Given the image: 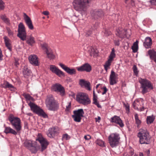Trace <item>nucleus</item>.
<instances>
[{
    "label": "nucleus",
    "mask_w": 156,
    "mask_h": 156,
    "mask_svg": "<svg viewBox=\"0 0 156 156\" xmlns=\"http://www.w3.org/2000/svg\"><path fill=\"white\" fill-rule=\"evenodd\" d=\"M45 103L48 109L50 111H55L59 108V104L51 95L47 96Z\"/></svg>",
    "instance_id": "nucleus-1"
},
{
    "label": "nucleus",
    "mask_w": 156,
    "mask_h": 156,
    "mask_svg": "<svg viewBox=\"0 0 156 156\" xmlns=\"http://www.w3.org/2000/svg\"><path fill=\"white\" fill-rule=\"evenodd\" d=\"M89 2L88 0H74L73 5L76 10L82 13L86 11V7Z\"/></svg>",
    "instance_id": "nucleus-2"
},
{
    "label": "nucleus",
    "mask_w": 156,
    "mask_h": 156,
    "mask_svg": "<svg viewBox=\"0 0 156 156\" xmlns=\"http://www.w3.org/2000/svg\"><path fill=\"white\" fill-rule=\"evenodd\" d=\"M139 141L141 144H149L150 142L151 138L149 132L147 129H141L138 133Z\"/></svg>",
    "instance_id": "nucleus-3"
},
{
    "label": "nucleus",
    "mask_w": 156,
    "mask_h": 156,
    "mask_svg": "<svg viewBox=\"0 0 156 156\" xmlns=\"http://www.w3.org/2000/svg\"><path fill=\"white\" fill-rule=\"evenodd\" d=\"M139 82L140 84V88L142 89L141 92L143 94L148 92L149 89L152 90L153 89L151 82L146 79L140 78Z\"/></svg>",
    "instance_id": "nucleus-4"
},
{
    "label": "nucleus",
    "mask_w": 156,
    "mask_h": 156,
    "mask_svg": "<svg viewBox=\"0 0 156 156\" xmlns=\"http://www.w3.org/2000/svg\"><path fill=\"white\" fill-rule=\"evenodd\" d=\"M8 119L17 131L18 132L21 130L22 127L21 120L19 118L14 116L12 114H10L8 117Z\"/></svg>",
    "instance_id": "nucleus-5"
},
{
    "label": "nucleus",
    "mask_w": 156,
    "mask_h": 156,
    "mask_svg": "<svg viewBox=\"0 0 156 156\" xmlns=\"http://www.w3.org/2000/svg\"><path fill=\"white\" fill-rule=\"evenodd\" d=\"M76 100L80 104L85 105L89 104L91 101L87 94L83 93H79L76 96Z\"/></svg>",
    "instance_id": "nucleus-6"
},
{
    "label": "nucleus",
    "mask_w": 156,
    "mask_h": 156,
    "mask_svg": "<svg viewBox=\"0 0 156 156\" xmlns=\"http://www.w3.org/2000/svg\"><path fill=\"white\" fill-rule=\"evenodd\" d=\"M28 105L30 106L31 110L34 112L44 118L48 117V115L43 111V110L35 104L30 102L29 103Z\"/></svg>",
    "instance_id": "nucleus-7"
},
{
    "label": "nucleus",
    "mask_w": 156,
    "mask_h": 156,
    "mask_svg": "<svg viewBox=\"0 0 156 156\" xmlns=\"http://www.w3.org/2000/svg\"><path fill=\"white\" fill-rule=\"evenodd\" d=\"M108 139L110 146L113 148L116 147L119 144L120 137L118 133H112L109 136Z\"/></svg>",
    "instance_id": "nucleus-8"
},
{
    "label": "nucleus",
    "mask_w": 156,
    "mask_h": 156,
    "mask_svg": "<svg viewBox=\"0 0 156 156\" xmlns=\"http://www.w3.org/2000/svg\"><path fill=\"white\" fill-rule=\"evenodd\" d=\"M73 115L72 116L74 120L76 122H80L81 118L83 116L84 114L83 109H80L74 110L73 112Z\"/></svg>",
    "instance_id": "nucleus-9"
},
{
    "label": "nucleus",
    "mask_w": 156,
    "mask_h": 156,
    "mask_svg": "<svg viewBox=\"0 0 156 156\" xmlns=\"http://www.w3.org/2000/svg\"><path fill=\"white\" fill-rule=\"evenodd\" d=\"M18 32V37L23 41L26 40V33L25 27L23 24L22 23H20L19 24Z\"/></svg>",
    "instance_id": "nucleus-10"
},
{
    "label": "nucleus",
    "mask_w": 156,
    "mask_h": 156,
    "mask_svg": "<svg viewBox=\"0 0 156 156\" xmlns=\"http://www.w3.org/2000/svg\"><path fill=\"white\" fill-rule=\"evenodd\" d=\"M144 105V100L142 98H140L139 100H135L133 104L134 108L140 112L144 111L145 108Z\"/></svg>",
    "instance_id": "nucleus-11"
},
{
    "label": "nucleus",
    "mask_w": 156,
    "mask_h": 156,
    "mask_svg": "<svg viewBox=\"0 0 156 156\" xmlns=\"http://www.w3.org/2000/svg\"><path fill=\"white\" fill-rule=\"evenodd\" d=\"M37 141H38L40 143L41 146V151H43L45 150L49 144V142L46 140L43 137L42 135L40 133L38 134L37 138L36 139Z\"/></svg>",
    "instance_id": "nucleus-12"
},
{
    "label": "nucleus",
    "mask_w": 156,
    "mask_h": 156,
    "mask_svg": "<svg viewBox=\"0 0 156 156\" xmlns=\"http://www.w3.org/2000/svg\"><path fill=\"white\" fill-rule=\"evenodd\" d=\"M51 89L52 91L56 92H59L62 96L65 95V92L64 87L59 83L53 85L51 87Z\"/></svg>",
    "instance_id": "nucleus-13"
},
{
    "label": "nucleus",
    "mask_w": 156,
    "mask_h": 156,
    "mask_svg": "<svg viewBox=\"0 0 156 156\" xmlns=\"http://www.w3.org/2000/svg\"><path fill=\"white\" fill-rule=\"evenodd\" d=\"M49 69L51 72L55 73L59 77L64 76H65L64 73L55 65H50Z\"/></svg>",
    "instance_id": "nucleus-14"
},
{
    "label": "nucleus",
    "mask_w": 156,
    "mask_h": 156,
    "mask_svg": "<svg viewBox=\"0 0 156 156\" xmlns=\"http://www.w3.org/2000/svg\"><path fill=\"white\" fill-rule=\"evenodd\" d=\"M58 133V129L57 128L54 127L50 128L47 132V135L48 136L51 138L54 137L56 135H57Z\"/></svg>",
    "instance_id": "nucleus-15"
},
{
    "label": "nucleus",
    "mask_w": 156,
    "mask_h": 156,
    "mask_svg": "<svg viewBox=\"0 0 156 156\" xmlns=\"http://www.w3.org/2000/svg\"><path fill=\"white\" fill-rule=\"evenodd\" d=\"M59 65L68 74L70 75H73L76 73V71L75 69H70L69 67L61 63H59Z\"/></svg>",
    "instance_id": "nucleus-16"
},
{
    "label": "nucleus",
    "mask_w": 156,
    "mask_h": 156,
    "mask_svg": "<svg viewBox=\"0 0 156 156\" xmlns=\"http://www.w3.org/2000/svg\"><path fill=\"white\" fill-rule=\"evenodd\" d=\"M23 17L26 23L28 28L30 30H33L34 27L30 18L25 13H23Z\"/></svg>",
    "instance_id": "nucleus-17"
},
{
    "label": "nucleus",
    "mask_w": 156,
    "mask_h": 156,
    "mask_svg": "<svg viewBox=\"0 0 156 156\" xmlns=\"http://www.w3.org/2000/svg\"><path fill=\"white\" fill-rule=\"evenodd\" d=\"M111 121L112 122H114L119 125L121 127H122L124 126L122 120L119 117L115 115L114 117L111 118Z\"/></svg>",
    "instance_id": "nucleus-18"
},
{
    "label": "nucleus",
    "mask_w": 156,
    "mask_h": 156,
    "mask_svg": "<svg viewBox=\"0 0 156 156\" xmlns=\"http://www.w3.org/2000/svg\"><path fill=\"white\" fill-rule=\"evenodd\" d=\"M29 60L30 63L35 66H38L39 65L38 58L37 55H32L29 57Z\"/></svg>",
    "instance_id": "nucleus-19"
},
{
    "label": "nucleus",
    "mask_w": 156,
    "mask_h": 156,
    "mask_svg": "<svg viewBox=\"0 0 156 156\" xmlns=\"http://www.w3.org/2000/svg\"><path fill=\"white\" fill-rule=\"evenodd\" d=\"M77 69L78 71H86L87 72H90L91 69L90 66L88 63L85 64L80 67H77Z\"/></svg>",
    "instance_id": "nucleus-20"
},
{
    "label": "nucleus",
    "mask_w": 156,
    "mask_h": 156,
    "mask_svg": "<svg viewBox=\"0 0 156 156\" xmlns=\"http://www.w3.org/2000/svg\"><path fill=\"white\" fill-rule=\"evenodd\" d=\"M116 34L120 38H123L127 37L126 30L125 29L122 28L118 29L117 30V33Z\"/></svg>",
    "instance_id": "nucleus-21"
},
{
    "label": "nucleus",
    "mask_w": 156,
    "mask_h": 156,
    "mask_svg": "<svg viewBox=\"0 0 156 156\" xmlns=\"http://www.w3.org/2000/svg\"><path fill=\"white\" fill-rule=\"evenodd\" d=\"M117 77L115 72L112 71L110 76V83L111 85H113L117 83Z\"/></svg>",
    "instance_id": "nucleus-22"
},
{
    "label": "nucleus",
    "mask_w": 156,
    "mask_h": 156,
    "mask_svg": "<svg viewBox=\"0 0 156 156\" xmlns=\"http://www.w3.org/2000/svg\"><path fill=\"white\" fill-rule=\"evenodd\" d=\"M92 16L95 19H98L99 17L103 15L101 10H94L91 12Z\"/></svg>",
    "instance_id": "nucleus-23"
},
{
    "label": "nucleus",
    "mask_w": 156,
    "mask_h": 156,
    "mask_svg": "<svg viewBox=\"0 0 156 156\" xmlns=\"http://www.w3.org/2000/svg\"><path fill=\"white\" fill-rule=\"evenodd\" d=\"M24 146L29 149L30 150L31 148L34 149L35 151H33L34 153H35L36 152V151L35 149V147L32 141L26 140L24 142Z\"/></svg>",
    "instance_id": "nucleus-24"
},
{
    "label": "nucleus",
    "mask_w": 156,
    "mask_h": 156,
    "mask_svg": "<svg viewBox=\"0 0 156 156\" xmlns=\"http://www.w3.org/2000/svg\"><path fill=\"white\" fill-rule=\"evenodd\" d=\"M152 40L149 37H146L145 39V41L144 42V45L146 48H151L152 45Z\"/></svg>",
    "instance_id": "nucleus-25"
},
{
    "label": "nucleus",
    "mask_w": 156,
    "mask_h": 156,
    "mask_svg": "<svg viewBox=\"0 0 156 156\" xmlns=\"http://www.w3.org/2000/svg\"><path fill=\"white\" fill-rule=\"evenodd\" d=\"M79 84L81 86L85 87L88 90H91L89 82L85 81L84 80L81 79L80 80Z\"/></svg>",
    "instance_id": "nucleus-26"
},
{
    "label": "nucleus",
    "mask_w": 156,
    "mask_h": 156,
    "mask_svg": "<svg viewBox=\"0 0 156 156\" xmlns=\"http://www.w3.org/2000/svg\"><path fill=\"white\" fill-rule=\"evenodd\" d=\"M148 54L151 59L156 63V51L153 50H150L148 51Z\"/></svg>",
    "instance_id": "nucleus-27"
},
{
    "label": "nucleus",
    "mask_w": 156,
    "mask_h": 156,
    "mask_svg": "<svg viewBox=\"0 0 156 156\" xmlns=\"http://www.w3.org/2000/svg\"><path fill=\"white\" fill-rule=\"evenodd\" d=\"M47 55V56L50 59H53L55 58V55L53 54L52 50L50 48L47 49L45 52Z\"/></svg>",
    "instance_id": "nucleus-28"
},
{
    "label": "nucleus",
    "mask_w": 156,
    "mask_h": 156,
    "mask_svg": "<svg viewBox=\"0 0 156 156\" xmlns=\"http://www.w3.org/2000/svg\"><path fill=\"white\" fill-rule=\"evenodd\" d=\"M4 132L6 134L11 133L14 135H16L17 134L16 132L10 127H5Z\"/></svg>",
    "instance_id": "nucleus-29"
},
{
    "label": "nucleus",
    "mask_w": 156,
    "mask_h": 156,
    "mask_svg": "<svg viewBox=\"0 0 156 156\" xmlns=\"http://www.w3.org/2000/svg\"><path fill=\"white\" fill-rule=\"evenodd\" d=\"M26 42L30 45H32L33 44L35 43V41L34 37L32 36V35H31L27 37Z\"/></svg>",
    "instance_id": "nucleus-30"
},
{
    "label": "nucleus",
    "mask_w": 156,
    "mask_h": 156,
    "mask_svg": "<svg viewBox=\"0 0 156 156\" xmlns=\"http://www.w3.org/2000/svg\"><path fill=\"white\" fill-rule=\"evenodd\" d=\"M4 38L6 46L9 50L11 51V47L9 39L6 36L4 37Z\"/></svg>",
    "instance_id": "nucleus-31"
},
{
    "label": "nucleus",
    "mask_w": 156,
    "mask_h": 156,
    "mask_svg": "<svg viewBox=\"0 0 156 156\" xmlns=\"http://www.w3.org/2000/svg\"><path fill=\"white\" fill-rule=\"evenodd\" d=\"M23 73L25 77L29 76L30 73V71L26 66H25L23 69Z\"/></svg>",
    "instance_id": "nucleus-32"
},
{
    "label": "nucleus",
    "mask_w": 156,
    "mask_h": 156,
    "mask_svg": "<svg viewBox=\"0 0 156 156\" xmlns=\"http://www.w3.org/2000/svg\"><path fill=\"white\" fill-rule=\"evenodd\" d=\"M155 118L153 116H150L147 117V123L148 124H151L152 123L154 120Z\"/></svg>",
    "instance_id": "nucleus-33"
},
{
    "label": "nucleus",
    "mask_w": 156,
    "mask_h": 156,
    "mask_svg": "<svg viewBox=\"0 0 156 156\" xmlns=\"http://www.w3.org/2000/svg\"><path fill=\"white\" fill-rule=\"evenodd\" d=\"M138 41H136L135 42L132 46V48L134 52H136L137 51L138 49Z\"/></svg>",
    "instance_id": "nucleus-34"
},
{
    "label": "nucleus",
    "mask_w": 156,
    "mask_h": 156,
    "mask_svg": "<svg viewBox=\"0 0 156 156\" xmlns=\"http://www.w3.org/2000/svg\"><path fill=\"white\" fill-rule=\"evenodd\" d=\"M115 51L114 48H113L112 49V51L110 53V55L109 56L108 60L112 61L113 58L115 57Z\"/></svg>",
    "instance_id": "nucleus-35"
},
{
    "label": "nucleus",
    "mask_w": 156,
    "mask_h": 156,
    "mask_svg": "<svg viewBox=\"0 0 156 156\" xmlns=\"http://www.w3.org/2000/svg\"><path fill=\"white\" fill-rule=\"evenodd\" d=\"M112 61L108 59V61H107L105 64L104 65V67L105 70L107 71L108 69L109 68V66L111 65V63Z\"/></svg>",
    "instance_id": "nucleus-36"
},
{
    "label": "nucleus",
    "mask_w": 156,
    "mask_h": 156,
    "mask_svg": "<svg viewBox=\"0 0 156 156\" xmlns=\"http://www.w3.org/2000/svg\"><path fill=\"white\" fill-rule=\"evenodd\" d=\"M90 55L91 56L97 57L98 55V51L97 50H95L94 49L92 48L90 52Z\"/></svg>",
    "instance_id": "nucleus-37"
},
{
    "label": "nucleus",
    "mask_w": 156,
    "mask_h": 156,
    "mask_svg": "<svg viewBox=\"0 0 156 156\" xmlns=\"http://www.w3.org/2000/svg\"><path fill=\"white\" fill-rule=\"evenodd\" d=\"M135 118L136 121V123L137 124V126H138L140 124L141 122L140 120L139 119L138 115L136 114L135 115Z\"/></svg>",
    "instance_id": "nucleus-38"
},
{
    "label": "nucleus",
    "mask_w": 156,
    "mask_h": 156,
    "mask_svg": "<svg viewBox=\"0 0 156 156\" xmlns=\"http://www.w3.org/2000/svg\"><path fill=\"white\" fill-rule=\"evenodd\" d=\"M96 144L101 147H103L105 146L104 142L100 139H98L96 141Z\"/></svg>",
    "instance_id": "nucleus-39"
},
{
    "label": "nucleus",
    "mask_w": 156,
    "mask_h": 156,
    "mask_svg": "<svg viewBox=\"0 0 156 156\" xmlns=\"http://www.w3.org/2000/svg\"><path fill=\"white\" fill-rule=\"evenodd\" d=\"M1 18L4 21V22L6 23H9V21L5 16L2 15L1 16Z\"/></svg>",
    "instance_id": "nucleus-40"
},
{
    "label": "nucleus",
    "mask_w": 156,
    "mask_h": 156,
    "mask_svg": "<svg viewBox=\"0 0 156 156\" xmlns=\"http://www.w3.org/2000/svg\"><path fill=\"white\" fill-rule=\"evenodd\" d=\"M41 46L42 49L44 50L45 52L47 51V49H48L50 48L48 47L47 44L45 43L42 44Z\"/></svg>",
    "instance_id": "nucleus-41"
},
{
    "label": "nucleus",
    "mask_w": 156,
    "mask_h": 156,
    "mask_svg": "<svg viewBox=\"0 0 156 156\" xmlns=\"http://www.w3.org/2000/svg\"><path fill=\"white\" fill-rule=\"evenodd\" d=\"M4 3L2 0H0V11L4 9Z\"/></svg>",
    "instance_id": "nucleus-42"
},
{
    "label": "nucleus",
    "mask_w": 156,
    "mask_h": 156,
    "mask_svg": "<svg viewBox=\"0 0 156 156\" xmlns=\"http://www.w3.org/2000/svg\"><path fill=\"white\" fill-rule=\"evenodd\" d=\"M97 96H96L95 95L94 91H93V100L94 101L93 103L94 104H95L98 102L97 101Z\"/></svg>",
    "instance_id": "nucleus-43"
},
{
    "label": "nucleus",
    "mask_w": 156,
    "mask_h": 156,
    "mask_svg": "<svg viewBox=\"0 0 156 156\" xmlns=\"http://www.w3.org/2000/svg\"><path fill=\"white\" fill-rule=\"evenodd\" d=\"M133 69L134 73L136 75H137L138 74V71L137 67L136 66L134 65L133 67Z\"/></svg>",
    "instance_id": "nucleus-44"
},
{
    "label": "nucleus",
    "mask_w": 156,
    "mask_h": 156,
    "mask_svg": "<svg viewBox=\"0 0 156 156\" xmlns=\"http://www.w3.org/2000/svg\"><path fill=\"white\" fill-rule=\"evenodd\" d=\"M124 105L125 106V107L127 113H129V105L128 104H124Z\"/></svg>",
    "instance_id": "nucleus-45"
},
{
    "label": "nucleus",
    "mask_w": 156,
    "mask_h": 156,
    "mask_svg": "<svg viewBox=\"0 0 156 156\" xmlns=\"http://www.w3.org/2000/svg\"><path fill=\"white\" fill-rule=\"evenodd\" d=\"M101 89L102 90H103V92L102 94V95L105 94L108 90V89L105 86H103L101 88Z\"/></svg>",
    "instance_id": "nucleus-46"
},
{
    "label": "nucleus",
    "mask_w": 156,
    "mask_h": 156,
    "mask_svg": "<svg viewBox=\"0 0 156 156\" xmlns=\"http://www.w3.org/2000/svg\"><path fill=\"white\" fill-rule=\"evenodd\" d=\"M25 98L27 99L30 100H33V98L30 96L29 94H26L24 95Z\"/></svg>",
    "instance_id": "nucleus-47"
},
{
    "label": "nucleus",
    "mask_w": 156,
    "mask_h": 156,
    "mask_svg": "<svg viewBox=\"0 0 156 156\" xmlns=\"http://www.w3.org/2000/svg\"><path fill=\"white\" fill-rule=\"evenodd\" d=\"M5 86L7 88H12L13 87L12 84H10L8 82H7L6 83V84H5Z\"/></svg>",
    "instance_id": "nucleus-48"
},
{
    "label": "nucleus",
    "mask_w": 156,
    "mask_h": 156,
    "mask_svg": "<svg viewBox=\"0 0 156 156\" xmlns=\"http://www.w3.org/2000/svg\"><path fill=\"white\" fill-rule=\"evenodd\" d=\"M149 2L152 5H156V0H150Z\"/></svg>",
    "instance_id": "nucleus-49"
},
{
    "label": "nucleus",
    "mask_w": 156,
    "mask_h": 156,
    "mask_svg": "<svg viewBox=\"0 0 156 156\" xmlns=\"http://www.w3.org/2000/svg\"><path fill=\"white\" fill-rule=\"evenodd\" d=\"M69 136L67 134H65L63 135L62 138L67 140L68 139Z\"/></svg>",
    "instance_id": "nucleus-50"
},
{
    "label": "nucleus",
    "mask_w": 156,
    "mask_h": 156,
    "mask_svg": "<svg viewBox=\"0 0 156 156\" xmlns=\"http://www.w3.org/2000/svg\"><path fill=\"white\" fill-rule=\"evenodd\" d=\"M84 138L85 140H88L90 139L91 137L90 135H87L85 136Z\"/></svg>",
    "instance_id": "nucleus-51"
},
{
    "label": "nucleus",
    "mask_w": 156,
    "mask_h": 156,
    "mask_svg": "<svg viewBox=\"0 0 156 156\" xmlns=\"http://www.w3.org/2000/svg\"><path fill=\"white\" fill-rule=\"evenodd\" d=\"M92 33V32L91 30H89V31H87L86 34V35L87 36H89L90 34H91Z\"/></svg>",
    "instance_id": "nucleus-52"
},
{
    "label": "nucleus",
    "mask_w": 156,
    "mask_h": 156,
    "mask_svg": "<svg viewBox=\"0 0 156 156\" xmlns=\"http://www.w3.org/2000/svg\"><path fill=\"white\" fill-rule=\"evenodd\" d=\"M71 107V103H69V105H68V106H66V110L67 111H68L69 110V109Z\"/></svg>",
    "instance_id": "nucleus-53"
},
{
    "label": "nucleus",
    "mask_w": 156,
    "mask_h": 156,
    "mask_svg": "<svg viewBox=\"0 0 156 156\" xmlns=\"http://www.w3.org/2000/svg\"><path fill=\"white\" fill-rule=\"evenodd\" d=\"M105 34L106 36H108L110 34V32H109L107 30H105Z\"/></svg>",
    "instance_id": "nucleus-54"
},
{
    "label": "nucleus",
    "mask_w": 156,
    "mask_h": 156,
    "mask_svg": "<svg viewBox=\"0 0 156 156\" xmlns=\"http://www.w3.org/2000/svg\"><path fill=\"white\" fill-rule=\"evenodd\" d=\"M49 12L47 11H44L43 13L45 15L47 16L49 14Z\"/></svg>",
    "instance_id": "nucleus-55"
},
{
    "label": "nucleus",
    "mask_w": 156,
    "mask_h": 156,
    "mask_svg": "<svg viewBox=\"0 0 156 156\" xmlns=\"http://www.w3.org/2000/svg\"><path fill=\"white\" fill-rule=\"evenodd\" d=\"M24 125L25 128L28 129V126H27V125H28L27 122H24Z\"/></svg>",
    "instance_id": "nucleus-56"
},
{
    "label": "nucleus",
    "mask_w": 156,
    "mask_h": 156,
    "mask_svg": "<svg viewBox=\"0 0 156 156\" xmlns=\"http://www.w3.org/2000/svg\"><path fill=\"white\" fill-rule=\"evenodd\" d=\"M100 119H101V118L99 116H98V118H96V122H99V120H100Z\"/></svg>",
    "instance_id": "nucleus-57"
},
{
    "label": "nucleus",
    "mask_w": 156,
    "mask_h": 156,
    "mask_svg": "<svg viewBox=\"0 0 156 156\" xmlns=\"http://www.w3.org/2000/svg\"><path fill=\"white\" fill-rule=\"evenodd\" d=\"M99 108H101V106L98 103V102L97 103V104H95Z\"/></svg>",
    "instance_id": "nucleus-58"
},
{
    "label": "nucleus",
    "mask_w": 156,
    "mask_h": 156,
    "mask_svg": "<svg viewBox=\"0 0 156 156\" xmlns=\"http://www.w3.org/2000/svg\"><path fill=\"white\" fill-rule=\"evenodd\" d=\"M115 45H116L117 46H119V41H115Z\"/></svg>",
    "instance_id": "nucleus-59"
},
{
    "label": "nucleus",
    "mask_w": 156,
    "mask_h": 156,
    "mask_svg": "<svg viewBox=\"0 0 156 156\" xmlns=\"http://www.w3.org/2000/svg\"><path fill=\"white\" fill-rule=\"evenodd\" d=\"M8 34L10 35L12 34V32L10 30H8Z\"/></svg>",
    "instance_id": "nucleus-60"
},
{
    "label": "nucleus",
    "mask_w": 156,
    "mask_h": 156,
    "mask_svg": "<svg viewBox=\"0 0 156 156\" xmlns=\"http://www.w3.org/2000/svg\"><path fill=\"white\" fill-rule=\"evenodd\" d=\"M129 154L130 155H133V151H131L130 152Z\"/></svg>",
    "instance_id": "nucleus-61"
},
{
    "label": "nucleus",
    "mask_w": 156,
    "mask_h": 156,
    "mask_svg": "<svg viewBox=\"0 0 156 156\" xmlns=\"http://www.w3.org/2000/svg\"><path fill=\"white\" fill-rule=\"evenodd\" d=\"M26 114L30 116H31L32 115V114L31 113H27Z\"/></svg>",
    "instance_id": "nucleus-62"
},
{
    "label": "nucleus",
    "mask_w": 156,
    "mask_h": 156,
    "mask_svg": "<svg viewBox=\"0 0 156 156\" xmlns=\"http://www.w3.org/2000/svg\"><path fill=\"white\" fill-rule=\"evenodd\" d=\"M99 85H100V84H97V85H96V88H97H97L98 87H99Z\"/></svg>",
    "instance_id": "nucleus-63"
},
{
    "label": "nucleus",
    "mask_w": 156,
    "mask_h": 156,
    "mask_svg": "<svg viewBox=\"0 0 156 156\" xmlns=\"http://www.w3.org/2000/svg\"><path fill=\"white\" fill-rule=\"evenodd\" d=\"M18 64H19L17 62H16V63H15V65L17 66Z\"/></svg>",
    "instance_id": "nucleus-64"
}]
</instances>
